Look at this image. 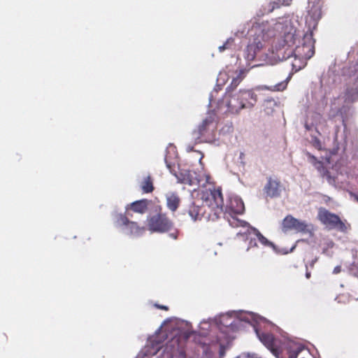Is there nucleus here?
<instances>
[{
    "instance_id": "aec40b11",
    "label": "nucleus",
    "mask_w": 358,
    "mask_h": 358,
    "mask_svg": "<svg viewBox=\"0 0 358 358\" xmlns=\"http://www.w3.org/2000/svg\"><path fill=\"white\" fill-rule=\"evenodd\" d=\"M180 199L176 193H171L166 195V206L172 212H175L179 207Z\"/></svg>"
},
{
    "instance_id": "412c9836",
    "label": "nucleus",
    "mask_w": 358,
    "mask_h": 358,
    "mask_svg": "<svg viewBox=\"0 0 358 358\" xmlns=\"http://www.w3.org/2000/svg\"><path fill=\"white\" fill-rule=\"evenodd\" d=\"M249 235H254L257 238V240L264 246L273 247V244L269 241L266 237H264L258 229L254 227H250L248 229Z\"/></svg>"
},
{
    "instance_id": "cd10ccee",
    "label": "nucleus",
    "mask_w": 358,
    "mask_h": 358,
    "mask_svg": "<svg viewBox=\"0 0 358 358\" xmlns=\"http://www.w3.org/2000/svg\"><path fill=\"white\" fill-rule=\"evenodd\" d=\"M241 81H240V78H234L231 85L229 86V90H234L236 88V87L240 84Z\"/></svg>"
},
{
    "instance_id": "6e6552de",
    "label": "nucleus",
    "mask_w": 358,
    "mask_h": 358,
    "mask_svg": "<svg viewBox=\"0 0 358 358\" xmlns=\"http://www.w3.org/2000/svg\"><path fill=\"white\" fill-rule=\"evenodd\" d=\"M317 216L320 221L329 229H338L341 231H344L346 229L345 224L338 215L325 208L320 209Z\"/></svg>"
},
{
    "instance_id": "f3484780",
    "label": "nucleus",
    "mask_w": 358,
    "mask_h": 358,
    "mask_svg": "<svg viewBox=\"0 0 358 358\" xmlns=\"http://www.w3.org/2000/svg\"><path fill=\"white\" fill-rule=\"evenodd\" d=\"M261 342L271 351V352L277 356L278 353V349L275 348V339L273 334L268 333H262L259 334Z\"/></svg>"
},
{
    "instance_id": "5701e85b",
    "label": "nucleus",
    "mask_w": 358,
    "mask_h": 358,
    "mask_svg": "<svg viewBox=\"0 0 358 358\" xmlns=\"http://www.w3.org/2000/svg\"><path fill=\"white\" fill-rule=\"evenodd\" d=\"M291 0H274L268 4V12L271 13L275 9L280 8L282 6H289Z\"/></svg>"
},
{
    "instance_id": "ea45409f",
    "label": "nucleus",
    "mask_w": 358,
    "mask_h": 358,
    "mask_svg": "<svg viewBox=\"0 0 358 358\" xmlns=\"http://www.w3.org/2000/svg\"><path fill=\"white\" fill-rule=\"evenodd\" d=\"M167 166L169 169H171V166L169 164H167Z\"/></svg>"
},
{
    "instance_id": "4c0bfd02",
    "label": "nucleus",
    "mask_w": 358,
    "mask_h": 358,
    "mask_svg": "<svg viewBox=\"0 0 358 358\" xmlns=\"http://www.w3.org/2000/svg\"><path fill=\"white\" fill-rule=\"evenodd\" d=\"M306 269H308V268L306 267ZM310 275H311V273L310 271H308V270H306V277L308 279L310 278Z\"/></svg>"
},
{
    "instance_id": "6ab92c4d",
    "label": "nucleus",
    "mask_w": 358,
    "mask_h": 358,
    "mask_svg": "<svg viewBox=\"0 0 358 358\" xmlns=\"http://www.w3.org/2000/svg\"><path fill=\"white\" fill-rule=\"evenodd\" d=\"M174 176L177 178L178 182L180 183L192 185L194 178L191 172L188 170H181L178 173H174Z\"/></svg>"
},
{
    "instance_id": "7c9ffc66",
    "label": "nucleus",
    "mask_w": 358,
    "mask_h": 358,
    "mask_svg": "<svg viewBox=\"0 0 358 358\" xmlns=\"http://www.w3.org/2000/svg\"><path fill=\"white\" fill-rule=\"evenodd\" d=\"M247 71L245 69H241L236 78H240V81H242L245 78Z\"/></svg>"
},
{
    "instance_id": "423d86ee",
    "label": "nucleus",
    "mask_w": 358,
    "mask_h": 358,
    "mask_svg": "<svg viewBox=\"0 0 358 358\" xmlns=\"http://www.w3.org/2000/svg\"><path fill=\"white\" fill-rule=\"evenodd\" d=\"M309 227L310 225L306 221L299 220L291 215H287L281 223V229L284 233L290 231L303 234L310 233L311 229H309Z\"/></svg>"
},
{
    "instance_id": "bb28decb",
    "label": "nucleus",
    "mask_w": 358,
    "mask_h": 358,
    "mask_svg": "<svg viewBox=\"0 0 358 358\" xmlns=\"http://www.w3.org/2000/svg\"><path fill=\"white\" fill-rule=\"evenodd\" d=\"M234 43V39L229 38L227 41L221 46L219 47L220 52H223L227 49H229Z\"/></svg>"
},
{
    "instance_id": "7ed1b4c3",
    "label": "nucleus",
    "mask_w": 358,
    "mask_h": 358,
    "mask_svg": "<svg viewBox=\"0 0 358 358\" xmlns=\"http://www.w3.org/2000/svg\"><path fill=\"white\" fill-rule=\"evenodd\" d=\"M162 210L161 206H156L157 215L148 219V227L151 232L165 233L173 228V222Z\"/></svg>"
},
{
    "instance_id": "39448f33",
    "label": "nucleus",
    "mask_w": 358,
    "mask_h": 358,
    "mask_svg": "<svg viewBox=\"0 0 358 358\" xmlns=\"http://www.w3.org/2000/svg\"><path fill=\"white\" fill-rule=\"evenodd\" d=\"M114 224L117 227H124L127 234L130 236H139L145 231V227L140 226L136 222L130 221L126 214L116 213Z\"/></svg>"
},
{
    "instance_id": "58836bf2",
    "label": "nucleus",
    "mask_w": 358,
    "mask_h": 358,
    "mask_svg": "<svg viewBox=\"0 0 358 358\" xmlns=\"http://www.w3.org/2000/svg\"><path fill=\"white\" fill-rule=\"evenodd\" d=\"M243 157H244V153L243 152H241L240 158L242 159Z\"/></svg>"
},
{
    "instance_id": "1a4fd4ad",
    "label": "nucleus",
    "mask_w": 358,
    "mask_h": 358,
    "mask_svg": "<svg viewBox=\"0 0 358 358\" xmlns=\"http://www.w3.org/2000/svg\"><path fill=\"white\" fill-rule=\"evenodd\" d=\"M304 42L301 46H297L294 50L293 55L295 57L303 59H310L315 54L314 41L310 36L305 37Z\"/></svg>"
},
{
    "instance_id": "9d476101",
    "label": "nucleus",
    "mask_w": 358,
    "mask_h": 358,
    "mask_svg": "<svg viewBox=\"0 0 358 358\" xmlns=\"http://www.w3.org/2000/svg\"><path fill=\"white\" fill-rule=\"evenodd\" d=\"M265 45L264 35L261 33L257 34L252 42H250L245 50V57L248 61H253L256 57L257 52L261 50Z\"/></svg>"
},
{
    "instance_id": "20e7f679",
    "label": "nucleus",
    "mask_w": 358,
    "mask_h": 358,
    "mask_svg": "<svg viewBox=\"0 0 358 358\" xmlns=\"http://www.w3.org/2000/svg\"><path fill=\"white\" fill-rule=\"evenodd\" d=\"M296 30L290 29L289 31L285 32L283 36L282 44L280 47H275L276 56L279 59H287L293 55L294 50L292 46L296 41Z\"/></svg>"
},
{
    "instance_id": "f03ea898",
    "label": "nucleus",
    "mask_w": 358,
    "mask_h": 358,
    "mask_svg": "<svg viewBox=\"0 0 358 358\" xmlns=\"http://www.w3.org/2000/svg\"><path fill=\"white\" fill-rule=\"evenodd\" d=\"M216 129L215 115L210 113L199 125L198 128L192 131V136L194 144L207 141L208 139L214 136Z\"/></svg>"
},
{
    "instance_id": "473e14b6",
    "label": "nucleus",
    "mask_w": 358,
    "mask_h": 358,
    "mask_svg": "<svg viewBox=\"0 0 358 358\" xmlns=\"http://www.w3.org/2000/svg\"><path fill=\"white\" fill-rule=\"evenodd\" d=\"M341 271V266H336L333 271L334 274H338Z\"/></svg>"
},
{
    "instance_id": "dca6fc26",
    "label": "nucleus",
    "mask_w": 358,
    "mask_h": 358,
    "mask_svg": "<svg viewBox=\"0 0 358 358\" xmlns=\"http://www.w3.org/2000/svg\"><path fill=\"white\" fill-rule=\"evenodd\" d=\"M151 203L152 201L150 200L146 199L138 200L128 205L126 207V210L128 211L129 210H131L135 213L143 214L147 211L148 206Z\"/></svg>"
},
{
    "instance_id": "393cba45",
    "label": "nucleus",
    "mask_w": 358,
    "mask_h": 358,
    "mask_svg": "<svg viewBox=\"0 0 358 358\" xmlns=\"http://www.w3.org/2000/svg\"><path fill=\"white\" fill-rule=\"evenodd\" d=\"M287 83L280 82L273 86H264L263 89H266L271 91H282L287 87Z\"/></svg>"
},
{
    "instance_id": "f257e3e1",
    "label": "nucleus",
    "mask_w": 358,
    "mask_h": 358,
    "mask_svg": "<svg viewBox=\"0 0 358 358\" xmlns=\"http://www.w3.org/2000/svg\"><path fill=\"white\" fill-rule=\"evenodd\" d=\"M193 202L187 210V213L194 221L216 220L223 212V197L221 189H209L202 193L201 203Z\"/></svg>"
},
{
    "instance_id": "c9c22d12",
    "label": "nucleus",
    "mask_w": 358,
    "mask_h": 358,
    "mask_svg": "<svg viewBox=\"0 0 358 358\" xmlns=\"http://www.w3.org/2000/svg\"><path fill=\"white\" fill-rule=\"evenodd\" d=\"M186 150H187V152H188L193 151V150H194V147H193V145H187L186 146Z\"/></svg>"
},
{
    "instance_id": "2f4dec72",
    "label": "nucleus",
    "mask_w": 358,
    "mask_h": 358,
    "mask_svg": "<svg viewBox=\"0 0 358 358\" xmlns=\"http://www.w3.org/2000/svg\"><path fill=\"white\" fill-rule=\"evenodd\" d=\"M313 145L319 150L321 149V142L317 138L313 140Z\"/></svg>"
},
{
    "instance_id": "2eb2a0df",
    "label": "nucleus",
    "mask_w": 358,
    "mask_h": 358,
    "mask_svg": "<svg viewBox=\"0 0 358 358\" xmlns=\"http://www.w3.org/2000/svg\"><path fill=\"white\" fill-rule=\"evenodd\" d=\"M308 156L309 157L310 159H311L313 161L315 162V166H316V168L318 170V171L320 172V176L324 178H326L327 181L330 184V185H334L336 182V180H335V178L334 176H332L331 175V173L329 172V170H327L323 165L322 162H320V161H317V158L310 155V153H308Z\"/></svg>"
},
{
    "instance_id": "0eeeda50",
    "label": "nucleus",
    "mask_w": 358,
    "mask_h": 358,
    "mask_svg": "<svg viewBox=\"0 0 358 358\" xmlns=\"http://www.w3.org/2000/svg\"><path fill=\"white\" fill-rule=\"evenodd\" d=\"M322 5L323 2L322 0H308L306 23L308 24L309 28H316L318 21L322 16Z\"/></svg>"
},
{
    "instance_id": "f8f14e48",
    "label": "nucleus",
    "mask_w": 358,
    "mask_h": 358,
    "mask_svg": "<svg viewBox=\"0 0 358 358\" xmlns=\"http://www.w3.org/2000/svg\"><path fill=\"white\" fill-rule=\"evenodd\" d=\"M164 352L170 358L182 356L185 354L184 344L180 341V336H174L165 345Z\"/></svg>"
},
{
    "instance_id": "4468645a",
    "label": "nucleus",
    "mask_w": 358,
    "mask_h": 358,
    "mask_svg": "<svg viewBox=\"0 0 358 358\" xmlns=\"http://www.w3.org/2000/svg\"><path fill=\"white\" fill-rule=\"evenodd\" d=\"M253 103H246L243 101H240L238 95L236 94L231 96L227 102V107L229 111L231 113H237L241 109L245 108H250L253 106Z\"/></svg>"
},
{
    "instance_id": "9b49d317",
    "label": "nucleus",
    "mask_w": 358,
    "mask_h": 358,
    "mask_svg": "<svg viewBox=\"0 0 358 358\" xmlns=\"http://www.w3.org/2000/svg\"><path fill=\"white\" fill-rule=\"evenodd\" d=\"M284 189L280 180L277 177H268L267 182L264 187V192L267 197L277 198Z\"/></svg>"
},
{
    "instance_id": "c756f323",
    "label": "nucleus",
    "mask_w": 358,
    "mask_h": 358,
    "mask_svg": "<svg viewBox=\"0 0 358 358\" xmlns=\"http://www.w3.org/2000/svg\"><path fill=\"white\" fill-rule=\"evenodd\" d=\"M350 273L354 276L358 278V267L355 265H352L350 269Z\"/></svg>"
},
{
    "instance_id": "72a5a7b5",
    "label": "nucleus",
    "mask_w": 358,
    "mask_h": 358,
    "mask_svg": "<svg viewBox=\"0 0 358 358\" xmlns=\"http://www.w3.org/2000/svg\"><path fill=\"white\" fill-rule=\"evenodd\" d=\"M178 231L177 229L175 230V231L173 233H171L169 234V236L173 238V239H177L178 238Z\"/></svg>"
},
{
    "instance_id": "ddd939ff",
    "label": "nucleus",
    "mask_w": 358,
    "mask_h": 358,
    "mask_svg": "<svg viewBox=\"0 0 358 358\" xmlns=\"http://www.w3.org/2000/svg\"><path fill=\"white\" fill-rule=\"evenodd\" d=\"M358 77L355 79L352 83H348L343 93L344 102L347 104L353 103L358 101Z\"/></svg>"
},
{
    "instance_id": "b1692460",
    "label": "nucleus",
    "mask_w": 358,
    "mask_h": 358,
    "mask_svg": "<svg viewBox=\"0 0 358 358\" xmlns=\"http://www.w3.org/2000/svg\"><path fill=\"white\" fill-rule=\"evenodd\" d=\"M238 97L240 100V101H243L246 103H251L250 100L252 99L254 101H255V99L253 97V94L248 90H243L240 91L238 94H237Z\"/></svg>"
},
{
    "instance_id": "c85d7f7f",
    "label": "nucleus",
    "mask_w": 358,
    "mask_h": 358,
    "mask_svg": "<svg viewBox=\"0 0 358 358\" xmlns=\"http://www.w3.org/2000/svg\"><path fill=\"white\" fill-rule=\"evenodd\" d=\"M301 352V349L298 348L296 350L292 351L289 354L288 358H297L299 353Z\"/></svg>"
},
{
    "instance_id": "a878e982",
    "label": "nucleus",
    "mask_w": 358,
    "mask_h": 358,
    "mask_svg": "<svg viewBox=\"0 0 358 358\" xmlns=\"http://www.w3.org/2000/svg\"><path fill=\"white\" fill-rule=\"evenodd\" d=\"M245 234L246 239L249 240V243H248V247L247 248V250H248L250 248L257 246V238L254 236V235H249L248 229H247V231L245 233Z\"/></svg>"
},
{
    "instance_id": "e433bc0d",
    "label": "nucleus",
    "mask_w": 358,
    "mask_h": 358,
    "mask_svg": "<svg viewBox=\"0 0 358 358\" xmlns=\"http://www.w3.org/2000/svg\"><path fill=\"white\" fill-rule=\"evenodd\" d=\"M317 260H318V258H317V257H315L314 259H313V260L311 261V262L310 263V266L311 268H313V267H314L315 264L317 262Z\"/></svg>"
},
{
    "instance_id": "4be33fe9",
    "label": "nucleus",
    "mask_w": 358,
    "mask_h": 358,
    "mask_svg": "<svg viewBox=\"0 0 358 358\" xmlns=\"http://www.w3.org/2000/svg\"><path fill=\"white\" fill-rule=\"evenodd\" d=\"M141 189L143 193H151L154 190L153 181L150 176L144 178L141 182Z\"/></svg>"
},
{
    "instance_id": "f704fd0d",
    "label": "nucleus",
    "mask_w": 358,
    "mask_h": 358,
    "mask_svg": "<svg viewBox=\"0 0 358 358\" xmlns=\"http://www.w3.org/2000/svg\"><path fill=\"white\" fill-rule=\"evenodd\" d=\"M155 306L161 310H168L169 308L166 306L156 304Z\"/></svg>"
},
{
    "instance_id": "a19ab883",
    "label": "nucleus",
    "mask_w": 358,
    "mask_h": 358,
    "mask_svg": "<svg viewBox=\"0 0 358 358\" xmlns=\"http://www.w3.org/2000/svg\"><path fill=\"white\" fill-rule=\"evenodd\" d=\"M357 201H358V198H357Z\"/></svg>"
},
{
    "instance_id": "a211bd4d",
    "label": "nucleus",
    "mask_w": 358,
    "mask_h": 358,
    "mask_svg": "<svg viewBox=\"0 0 358 358\" xmlns=\"http://www.w3.org/2000/svg\"><path fill=\"white\" fill-rule=\"evenodd\" d=\"M244 203L238 199H234L230 201L229 205L227 207L229 214L239 215L244 211Z\"/></svg>"
}]
</instances>
